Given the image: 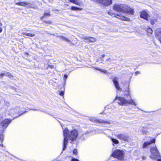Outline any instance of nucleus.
<instances>
[{
	"mask_svg": "<svg viewBox=\"0 0 161 161\" xmlns=\"http://www.w3.org/2000/svg\"><path fill=\"white\" fill-rule=\"evenodd\" d=\"M152 25H153L155 23L154 21H150Z\"/></svg>",
	"mask_w": 161,
	"mask_h": 161,
	"instance_id": "obj_34",
	"label": "nucleus"
},
{
	"mask_svg": "<svg viewBox=\"0 0 161 161\" xmlns=\"http://www.w3.org/2000/svg\"><path fill=\"white\" fill-rule=\"evenodd\" d=\"M129 85L130 83L129 82H127V84L125 86L126 87V88L125 90L123 91L127 92L126 94H125V96H127L130 95V92L129 88Z\"/></svg>",
	"mask_w": 161,
	"mask_h": 161,
	"instance_id": "obj_15",
	"label": "nucleus"
},
{
	"mask_svg": "<svg viewBox=\"0 0 161 161\" xmlns=\"http://www.w3.org/2000/svg\"><path fill=\"white\" fill-rule=\"evenodd\" d=\"M68 77V75H64V78L66 79V78H67ZM64 81H66V79H65L64 80Z\"/></svg>",
	"mask_w": 161,
	"mask_h": 161,
	"instance_id": "obj_31",
	"label": "nucleus"
},
{
	"mask_svg": "<svg viewBox=\"0 0 161 161\" xmlns=\"http://www.w3.org/2000/svg\"><path fill=\"white\" fill-rule=\"evenodd\" d=\"M111 156L117 158L119 161H123L124 160V152L122 150L116 149L114 151Z\"/></svg>",
	"mask_w": 161,
	"mask_h": 161,
	"instance_id": "obj_4",
	"label": "nucleus"
},
{
	"mask_svg": "<svg viewBox=\"0 0 161 161\" xmlns=\"http://www.w3.org/2000/svg\"><path fill=\"white\" fill-rule=\"evenodd\" d=\"M2 26V24L0 23V32H1L2 31V29L1 26Z\"/></svg>",
	"mask_w": 161,
	"mask_h": 161,
	"instance_id": "obj_35",
	"label": "nucleus"
},
{
	"mask_svg": "<svg viewBox=\"0 0 161 161\" xmlns=\"http://www.w3.org/2000/svg\"><path fill=\"white\" fill-rule=\"evenodd\" d=\"M84 39L89 40L90 42H94L96 41V38L93 37H85Z\"/></svg>",
	"mask_w": 161,
	"mask_h": 161,
	"instance_id": "obj_17",
	"label": "nucleus"
},
{
	"mask_svg": "<svg viewBox=\"0 0 161 161\" xmlns=\"http://www.w3.org/2000/svg\"><path fill=\"white\" fill-rule=\"evenodd\" d=\"M100 61L99 59H98L96 61V62H98L99 61Z\"/></svg>",
	"mask_w": 161,
	"mask_h": 161,
	"instance_id": "obj_42",
	"label": "nucleus"
},
{
	"mask_svg": "<svg viewBox=\"0 0 161 161\" xmlns=\"http://www.w3.org/2000/svg\"><path fill=\"white\" fill-rule=\"evenodd\" d=\"M116 100L118 101V103L119 104L121 105H126L128 104L134 105L135 106L137 105V104L132 99L128 100L125 99L124 97L117 96L114 100Z\"/></svg>",
	"mask_w": 161,
	"mask_h": 161,
	"instance_id": "obj_3",
	"label": "nucleus"
},
{
	"mask_svg": "<svg viewBox=\"0 0 161 161\" xmlns=\"http://www.w3.org/2000/svg\"><path fill=\"white\" fill-rule=\"evenodd\" d=\"M142 158L143 159L145 160L146 158V157L145 156H142Z\"/></svg>",
	"mask_w": 161,
	"mask_h": 161,
	"instance_id": "obj_36",
	"label": "nucleus"
},
{
	"mask_svg": "<svg viewBox=\"0 0 161 161\" xmlns=\"http://www.w3.org/2000/svg\"><path fill=\"white\" fill-rule=\"evenodd\" d=\"M157 161H161V158L160 159H158Z\"/></svg>",
	"mask_w": 161,
	"mask_h": 161,
	"instance_id": "obj_43",
	"label": "nucleus"
},
{
	"mask_svg": "<svg viewBox=\"0 0 161 161\" xmlns=\"http://www.w3.org/2000/svg\"><path fill=\"white\" fill-rule=\"evenodd\" d=\"M69 2L72 3L76 5H79L80 3L78 2L77 0H68Z\"/></svg>",
	"mask_w": 161,
	"mask_h": 161,
	"instance_id": "obj_21",
	"label": "nucleus"
},
{
	"mask_svg": "<svg viewBox=\"0 0 161 161\" xmlns=\"http://www.w3.org/2000/svg\"><path fill=\"white\" fill-rule=\"evenodd\" d=\"M155 142V139H153L152 140H150V141L145 142L142 145V148H146L149 145L153 143L154 142Z\"/></svg>",
	"mask_w": 161,
	"mask_h": 161,
	"instance_id": "obj_12",
	"label": "nucleus"
},
{
	"mask_svg": "<svg viewBox=\"0 0 161 161\" xmlns=\"http://www.w3.org/2000/svg\"><path fill=\"white\" fill-rule=\"evenodd\" d=\"M24 113H25V112H23V113H22L21 114H24Z\"/></svg>",
	"mask_w": 161,
	"mask_h": 161,
	"instance_id": "obj_49",
	"label": "nucleus"
},
{
	"mask_svg": "<svg viewBox=\"0 0 161 161\" xmlns=\"http://www.w3.org/2000/svg\"><path fill=\"white\" fill-rule=\"evenodd\" d=\"M57 37H58L60 39H62L63 40L67 42H70L68 38L64 37L63 36H57Z\"/></svg>",
	"mask_w": 161,
	"mask_h": 161,
	"instance_id": "obj_19",
	"label": "nucleus"
},
{
	"mask_svg": "<svg viewBox=\"0 0 161 161\" xmlns=\"http://www.w3.org/2000/svg\"><path fill=\"white\" fill-rule=\"evenodd\" d=\"M147 31L148 36H151L153 33L152 29L150 28H148L147 29Z\"/></svg>",
	"mask_w": 161,
	"mask_h": 161,
	"instance_id": "obj_18",
	"label": "nucleus"
},
{
	"mask_svg": "<svg viewBox=\"0 0 161 161\" xmlns=\"http://www.w3.org/2000/svg\"><path fill=\"white\" fill-rule=\"evenodd\" d=\"M147 129L148 130L149 129H152V130H154V129L152 127H147Z\"/></svg>",
	"mask_w": 161,
	"mask_h": 161,
	"instance_id": "obj_33",
	"label": "nucleus"
},
{
	"mask_svg": "<svg viewBox=\"0 0 161 161\" xmlns=\"http://www.w3.org/2000/svg\"><path fill=\"white\" fill-rule=\"evenodd\" d=\"M6 75V71H5L4 73H1L0 75V77L1 78H3V77Z\"/></svg>",
	"mask_w": 161,
	"mask_h": 161,
	"instance_id": "obj_26",
	"label": "nucleus"
},
{
	"mask_svg": "<svg viewBox=\"0 0 161 161\" xmlns=\"http://www.w3.org/2000/svg\"><path fill=\"white\" fill-rule=\"evenodd\" d=\"M82 135H83V134H82V135H80V136H82Z\"/></svg>",
	"mask_w": 161,
	"mask_h": 161,
	"instance_id": "obj_47",
	"label": "nucleus"
},
{
	"mask_svg": "<svg viewBox=\"0 0 161 161\" xmlns=\"http://www.w3.org/2000/svg\"><path fill=\"white\" fill-rule=\"evenodd\" d=\"M155 34L156 37L159 39L161 43V29H157L156 31Z\"/></svg>",
	"mask_w": 161,
	"mask_h": 161,
	"instance_id": "obj_13",
	"label": "nucleus"
},
{
	"mask_svg": "<svg viewBox=\"0 0 161 161\" xmlns=\"http://www.w3.org/2000/svg\"><path fill=\"white\" fill-rule=\"evenodd\" d=\"M105 55H104V54H103L101 56V58H103L104 57Z\"/></svg>",
	"mask_w": 161,
	"mask_h": 161,
	"instance_id": "obj_39",
	"label": "nucleus"
},
{
	"mask_svg": "<svg viewBox=\"0 0 161 161\" xmlns=\"http://www.w3.org/2000/svg\"><path fill=\"white\" fill-rule=\"evenodd\" d=\"M64 92L63 91H61L59 93V95L61 96H63L64 94Z\"/></svg>",
	"mask_w": 161,
	"mask_h": 161,
	"instance_id": "obj_29",
	"label": "nucleus"
},
{
	"mask_svg": "<svg viewBox=\"0 0 161 161\" xmlns=\"http://www.w3.org/2000/svg\"><path fill=\"white\" fill-rule=\"evenodd\" d=\"M140 73L139 72L137 71H136L135 72V74L136 75H137L138 74H139Z\"/></svg>",
	"mask_w": 161,
	"mask_h": 161,
	"instance_id": "obj_38",
	"label": "nucleus"
},
{
	"mask_svg": "<svg viewBox=\"0 0 161 161\" xmlns=\"http://www.w3.org/2000/svg\"><path fill=\"white\" fill-rule=\"evenodd\" d=\"M5 76L8 77L10 78H13V76L10 73L7 72H6Z\"/></svg>",
	"mask_w": 161,
	"mask_h": 161,
	"instance_id": "obj_24",
	"label": "nucleus"
},
{
	"mask_svg": "<svg viewBox=\"0 0 161 161\" xmlns=\"http://www.w3.org/2000/svg\"><path fill=\"white\" fill-rule=\"evenodd\" d=\"M113 9L118 12L129 14L131 15H133L135 13L133 8H131L124 4H115L114 5Z\"/></svg>",
	"mask_w": 161,
	"mask_h": 161,
	"instance_id": "obj_2",
	"label": "nucleus"
},
{
	"mask_svg": "<svg viewBox=\"0 0 161 161\" xmlns=\"http://www.w3.org/2000/svg\"><path fill=\"white\" fill-rule=\"evenodd\" d=\"M121 20H126L125 19H121Z\"/></svg>",
	"mask_w": 161,
	"mask_h": 161,
	"instance_id": "obj_45",
	"label": "nucleus"
},
{
	"mask_svg": "<svg viewBox=\"0 0 161 161\" xmlns=\"http://www.w3.org/2000/svg\"><path fill=\"white\" fill-rule=\"evenodd\" d=\"M51 16L50 12L49 11H46L45 12L43 15L40 17V19H46L47 18Z\"/></svg>",
	"mask_w": 161,
	"mask_h": 161,
	"instance_id": "obj_14",
	"label": "nucleus"
},
{
	"mask_svg": "<svg viewBox=\"0 0 161 161\" xmlns=\"http://www.w3.org/2000/svg\"><path fill=\"white\" fill-rule=\"evenodd\" d=\"M95 69H97V70L102 72H103V73H104L105 74H106L107 73V71L106 70H103L102 69H97V68H95Z\"/></svg>",
	"mask_w": 161,
	"mask_h": 161,
	"instance_id": "obj_25",
	"label": "nucleus"
},
{
	"mask_svg": "<svg viewBox=\"0 0 161 161\" xmlns=\"http://www.w3.org/2000/svg\"><path fill=\"white\" fill-rule=\"evenodd\" d=\"M29 110H39V109H29Z\"/></svg>",
	"mask_w": 161,
	"mask_h": 161,
	"instance_id": "obj_40",
	"label": "nucleus"
},
{
	"mask_svg": "<svg viewBox=\"0 0 161 161\" xmlns=\"http://www.w3.org/2000/svg\"><path fill=\"white\" fill-rule=\"evenodd\" d=\"M71 161H79L78 159L75 158H72Z\"/></svg>",
	"mask_w": 161,
	"mask_h": 161,
	"instance_id": "obj_30",
	"label": "nucleus"
},
{
	"mask_svg": "<svg viewBox=\"0 0 161 161\" xmlns=\"http://www.w3.org/2000/svg\"><path fill=\"white\" fill-rule=\"evenodd\" d=\"M50 66L52 67V66Z\"/></svg>",
	"mask_w": 161,
	"mask_h": 161,
	"instance_id": "obj_51",
	"label": "nucleus"
},
{
	"mask_svg": "<svg viewBox=\"0 0 161 161\" xmlns=\"http://www.w3.org/2000/svg\"><path fill=\"white\" fill-rule=\"evenodd\" d=\"M110 138L113 142V145H114V143L115 144H118L119 143V141L116 139L113 138L112 137H110Z\"/></svg>",
	"mask_w": 161,
	"mask_h": 161,
	"instance_id": "obj_20",
	"label": "nucleus"
},
{
	"mask_svg": "<svg viewBox=\"0 0 161 161\" xmlns=\"http://www.w3.org/2000/svg\"><path fill=\"white\" fill-rule=\"evenodd\" d=\"M151 154L150 157L152 159H156L160 157L159 152L156 146L151 147L150 149Z\"/></svg>",
	"mask_w": 161,
	"mask_h": 161,
	"instance_id": "obj_5",
	"label": "nucleus"
},
{
	"mask_svg": "<svg viewBox=\"0 0 161 161\" xmlns=\"http://www.w3.org/2000/svg\"><path fill=\"white\" fill-rule=\"evenodd\" d=\"M140 18L144 19L147 20L148 18L150 17L149 12L147 9L143 10L140 12Z\"/></svg>",
	"mask_w": 161,
	"mask_h": 161,
	"instance_id": "obj_7",
	"label": "nucleus"
},
{
	"mask_svg": "<svg viewBox=\"0 0 161 161\" xmlns=\"http://www.w3.org/2000/svg\"><path fill=\"white\" fill-rule=\"evenodd\" d=\"M11 120L10 119H6L3 121L1 123V125L4 129L6 128L11 122Z\"/></svg>",
	"mask_w": 161,
	"mask_h": 161,
	"instance_id": "obj_11",
	"label": "nucleus"
},
{
	"mask_svg": "<svg viewBox=\"0 0 161 161\" xmlns=\"http://www.w3.org/2000/svg\"><path fill=\"white\" fill-rule=\"evenodd\" d=\"M110 60V58H108L107 59H106V61H108L109 60Z\"/></svg>",
	"mask_w": 161,
	"mask_h": 161,
	"instance_id": "obj_41",
	"label": "nucleus"
},
{
	"mask_svg": "<svg viewBox=\"0 0 161 161\" xmlns=\"http://www.w3.org/2000/svg\"><path fill=\"white\" fill-rule=\"evenodd\" d=\"M127 82H126V84H125V85H124V87H124V88H125V89L126 88V87L125 86V85H126L127 84Z\"/></svg>",
	"mask_w": 161,
	"mask_h": 161,
	"instance_id": "obj_44",
	"label": "nucleus"
},
{
	"mask_svg": "<svg viewBox=\"0 0 161 161\" xmlns=\"http://www.w3.org/2000/svg\"><path fill=\"white\" fill-rule=\"evenodd\" d=\"M16 4L18 5L22 6H27L28 7H30V4L29 3H27L25 2L16 3Z\"/></svg>",
	"mask_w": 161,
	"mask_h": 161,
	"instance_id": "obj_16",
	"label": "nucleus"
},
{
	"mask_svg": "<svg viewBox=\"0 0 161 161\" xmlns=\"http://www.w3.org/2000/svg\"><path fill=\"white\" fill-rule=\"evenodd\" d=\"M90 121L97 123H99L101 126L103 127L107 126L110 124V122L108 121L102 120L101 119H97L94 118H90Z\"/></svg>",
	"mask_w": 161,
	"mask_h": 161,
	"instance_id": "obj_6",
	"label": "nucleus"
},
{
	"mask_svg": "<svg viewBox=\"0 0 161 161\" xmlns=\"http://www.w3.org/2000/svg\"><path fill=\"white\" fill-rule=\"evenodd\" d=\"M108 14L110 15H112L113 14V13L111 12H108Z\"/></svg>",
	"mask_w": 161,
	"mask_h": 161,
	"instance_id": "obj_37",
	"label": "nucleus"
},
{
	"mask_svg": "<svg viewBox=\"0 0 161 161\" xmlns=\"http://www.w3.org/2000/svg\"><path fill=\"white\" fill-rule=\"evenodd\" d=\"M118 78L117 77H114L113 79V81L114 84V85L115 88L117 90L122 91V89L119 86L118 82Z\"/></svg>",
	"mask_w": 161,
	"mask_h": 161,
	"instance_id": "obj_10",
	"label": "nucleus"
},
{
	"mask_svg": "<svg viewBox=\"0 0 161 161\" xmlns=\"http://www.w3.org/2000/svg\"><path fill=\"white\" fill-rule=\"evenodd\" d=\"M101 61H103V59H101Z\"/></svg>",
	"mask_w": 161,
	"mask_h": 161,
	"instance_id": "obj_48",
	"label": "nucleus"
},
{
	"mask_svg": "<svg viewBox=\"0 0 161 161\" xmlns=\"http://www.w3.org/2000/svg\"><path fill=\"white\" fill-rule=\"evenodd\" d=\"M21 114H20V115H19V116H20Z\"/></svg>",
	"mask_w": 161,
	"mask_h": 161,
	"instance_id": "obj_50",
	"label": "nucleus"
},
{
	"mask_svg": "<svg viewBox=\"0 0 161 161\" xmlns=\"http://www.w3.org/2000/svg\"><path fill=\"white\" fill-rule=\"evenodd\" d=\"M115 136L119 139L125 142H128L129 139V136L125 134H115Z\"/></svg>",
	"mask_w": 161,
	"mask_h": 161,
	"instance_id": "obj_8",
	"label": "nucleus"
},
{
	"mask_svg": "<svg viewBox=\"0 0 161 161\" xmlns=\"http://www.w3.org/2000/svg\"><path fill=\"white\" fill-rule=\"evenodd\" d=\"M3 136L2 135H0V142H2L3 141Z\"/></svg>",
	"mask_w": 161,
	"mask_h": 161,
	"instance_id": "obj_28",
	"label": "nucleus"
},
{
	"mask_svg": "<svg viewBox=\"0 0 161 161\" xmlns=\"http://www.w3.org/2000/svg\"><path fill=\"white\" fill-rule=\"evenodd\" d=\"M3 146V145L2 144H0V146Z\"/></svg>",
	"mask_w": 161,
	"mask_h": 161,
	"instance_id": "obj_46",
	"label": "nucleus"
},
{
	"mask_svg": "<svg viewBox=\"0 0 161 161\" xmlns=\"http://www.w3.org/2000/svg\"><path fill=\"white\" fill-rule=\"evenodd\" d=\"M73 153L75 155H76L77 154V152L76 149H74L73 151Z\"/></svg>",
	"mask_w": 161,
	"mask_h": 161,
	"instance_id": "obj_27",
	"label": "nucleus"
},
{
	"mask_svg": "<svg viewBox=\"0 0 161 161\" xmlns=\"http://www.w3.org/2000/svg\"><path fill=\"white\" fill-rule=\"evenodd\" d=\"M22 34L23 35H24L27 36L31 37H33L35 36V34H34L29 33L26 32H23Z\"/></svg>",
	"mask_w": 161,
	"mask_h": 161,
	"instance_id": "obj_22",
	"label": "nucleus"
},
{
	"mask_svg": "<svg viewBox=\"0 0 161 161\" xmlns=\"http://www.w3.org/2000/svg\"><path fill=\"white\" fill-rule=\"evenodd\" d=\"M64 136L63 150L65 149L66 146L68 142L69 138L71 142L75 140L78 135L80 136V133H78L77 130H74L70 132L67 129H65L63 130Z\"/></svg>",
	"mask_w": 161,
	"mask_h": 161,
	"instance_id": "obj_1",
	"label": "nucleus"
},
{
	"mask_svg": "<svg viewBox=\"0 0 161 161\" xmlns=\"http://www.w3.org/2000/svg\"><path fill=\"white\" fill-rule=\"evenodd\" d=\"M98 3L106 6L111 5L112 3V0H99Z\"/></svg>",
	"mask_w": 161,
	"mask_h": 161,
	"instance_id": "obj_9",
	"label": "nucleus"
},
{
	"mask_svg": "<svg viewBox=\"0 0 161 161\" xmlns=\"http://www.w3.org/2000/svg\"><path fill=\"white\" fill-rule=\"evenodd\" d=\"M71 9L72 10L77 11L81 9V8L76 7L72 6L71 8Z\"/></svg>",
	"mask_w": 161,
	"mask_h": 161,
	"instance_id": "obj_23",
	"label": "nucleus"
},
{
	"mask_svg": "<svg viewBox=\"0 0 161 161\" xmlns=\"http://www.w3.org/2000/svg\"><path fill=\"white\" fill-rule=\"evenodd\" d=\"M142 132L144 134H147V131H146V130H142Z\"/></svg>",
	"mask_w": 161,
	"mask_h": 161,
	"instance_id": "obj_32",
	"label": "nucleus"
}]
</instances>
